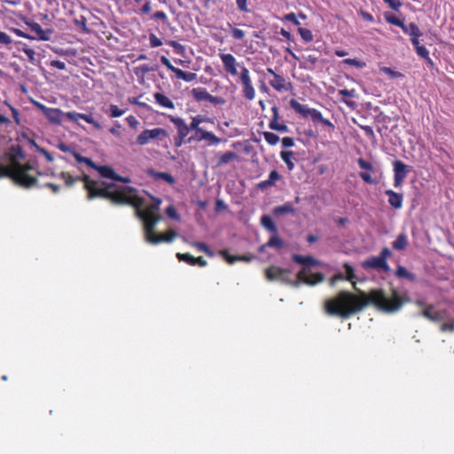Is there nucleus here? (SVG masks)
I'll use <instances>...</instances> for the list:
<instances>
[{
  "label": "nucleus",
  "instance_id": "nucleus-1",
  "mask_svg": "<svg viewBox=\"0 0 454 454\" xmlns=\"http://www.w3.org/2000/svg\"><path fill=\"white\" fill-rule=\"evenodd\" d=\"M408 301L405 295L393 289L391 297H387L382 290H372L369 295L362 293L355 296L347 292H341L333 299L325 303V312H358L368 304H373L378 309L385 312L398 310Z\"/></svg>",
  "mask_w": 454,
  "mask_h": 454
},
{
  "label": "nucleus",
  "instance_id": "nucleus-2",
  "mask_svg": "<svg viewBox=\"0 0 454 454\" xmlns=\"http://www.w3.org/2000/svg\"><path fill=\"white\" fill-rule=\"evenodd\" d=\"M84 186L88 191V199L102 196L111 200L116 204L132 203L137 211L150 212L155 214L160 209L161 200L155 198L149 192L143 191L141 193L131 186H116L114 183L102 182L98 184L84 176Z\"/></svg>",
  "mask_w": 454,
  "mask_h": 454
},
{
  "label": "nucleus",
  "instance_id": "nucleus-3",
  "mask_svg": "<svg viewBox=\"0 0 454 454\" xmlns=\"http://www.w3.org/2000/svg\"><path fill=\"white\" fill-rule=\"evenodd\" d=\"M292 259L296 263L302 266V270L299 271L295 277V280L289 278V271L278 267H270L266 270V276L270 280H279L284 283L294 284L298 286L300 283H304L309 286H315L324 280L322 273H312L309 268L312 266H319L321 262L313 258L310 255L304 256L298 254H294Z\"/></svg>",
  "mask_w": 454,
  "mask_h": 454
},
{
  "label": "nucleus",
  "instance_id": "nucleus-4",
  "mask_svg": "<svg viewBox=\"0 0 454 454\" xmlns=\"http://www.w3.org/2000/svg\"><path fill=\"white\" fill-rule=\"evenodd\" d=\"M289 105L292 109L302 117H310L313 121L320 122L329 128H333L332 121L324 118L320 111L315 108H309L308 106L299 103L296 99H291Z\"/></svg>",
  "mask_w": 454,
  "mask_h": 454
},
{
  "label": "nucleus",
  "instance_id": "nucleus-5",
  "mask_svg": "<svg viewBox=\"0 0 454 454\" xmlns=\"http://www.w3.org/2000/svg\"><path fill=\"white\" fill-rule=\"evenodd\" d=\"M392 252L388 247L381 249L378 256H371L362 262V267L364 270H376L383 272H389L390 267L387 263V258L391 256Z\"/></svg>",
  "mask_w": 454,
  "mask_h": 454
},
{
  "label": "nucleus",
  "instance_id": "nucleus-6",
  "mask_svg": "<svg viewBox=\"0 0 454 454\" xmlns=\"http://www.w3.org/2000/svg\"><path fill=\"white\" fill-rule=\"evenodd\" d=\"M29 169H31L29 166L16 164L12 170V178L15 183L24 187L30 188L36 184L37 179L27 174Z\"/></svg>",
  "mask_w": 454,
  "mask_h": 454
},
{
  "label": "nucleus",
  "instance_id": "nucleus-7",
  "mask_svg": "<svg viewBox=\"0 0 454 454\" xmlns=\"http://www.w3.org/2000/svg\"><path fill=\"white\" fill-rule=\"evenodd\" d=\"M137 216L143 221L145 238L149 243V238H154L157 234L154 231L155 226L161 216L156 214H151L150 212H140L137 210Z\"/></svg>",
  "mask_w": 454,
  "mask_h": 454
},
{
  "label": "nucleus",
  "instance_id": "nucleus-8",
  "mask_svg": "<svg viewBox=\"0 0 454 454\" xmlns=\"http://www.w3.org/2000/svg\"><path fill=\"white\" fill-rule=\"evenodd\" d=\"M168 136L166 129L162 128H154L152 129H145L137 137L136 143L139 145H145L152 140H161Z\"/></svg>",
  "mask_w": 454,
  "mask_h": 454
},
{
  "label": "nucleus",
  "instance_id": "nucleus-9",
  "mask_svg": "<svg viewBox=\"0 0 454 454\" xmlns=\"http://www.w3.org/2000/svg\"><path fill=\"white\" fill-rule=\"evenodd\" d=\"M192 97L198 102L208 101L214 105L223 106L225 104V99L222 97L212 96L206 88L198 87L192 90Z\"/></svg>",
  "mask_w": 454,
  "mask_h": 454
},
{
  "label": "nucleus",
  "instance_id": "nucleus-10",
  "mask_svg": "<svg viewBox=\"0 0 454 454\" xmlns=\"http://www.w3.org/2000/svg\"><path fill=\"white\" fill-rule=\"evenodd\" d=\"M394 167V186L399 188L402 186L404 179L407 177L411 167L404 164L400 160L393 162Z\"/></svg>",
  "mask_w": 454,
  "mask_h": 454
},
{
  "label": "nucleus",
  "instance_id": "nucleus-11",
  "mask_svg": "<svg viewBox=\"0 0 454 454\" xmlns=\"http://www.w3.org/2000/svg\"><path fill=\"white\" fill-rule=\"evenodd\" d=\"M239 79L243 85L244 97L248 100H253L255 97V90L252 84L249 71L246 67H241Z\"/></svg>",
  "mask_w": 454,
  "mask_h": 454
},
{
  "label": "nucleus",
  "instance_id": "nucleus-12",
  "mask_svg": "<svg viewBox=\"0 0 454 454\" xmlns=\"http://www.w3.org/2000/svg\"><path fill=\"white\" fill-rule=\"evenodd\" d=\"M93 169H96L100 176L107 179H111L112 181L121 182L123 184H129L130 183V178L128 176H121L115 173L113 168L109 166H98L97 168H94Z\"/></svg>",
  "mask_w": 454,
  "mask_h": 454
},
{
  "label": "nucleus",
  "instance_id": "nucleus-13",
  "mask_svg": "<svg viewBox=\"0 0 454 454\" xmlns=\"http://www.w3.org/2000/svg\"><path fill=\"white\" fill-rule=\"evenodd\" d=\"M220 59L223 62L224 70L226 73L230 74L232 76L238 74V62L235 57L231 53H221Z\"/></svg>",
  "mask_w": 454,
  "mask_h": 454
},
{
  "label": "nucleus",
  "instance_id": "nucleus-14",
  "mask_svg": "<svg viewBox=\"0 0 454 454\" xmlns=\"http://www.w3.org/2000/svg\"><path fill=\"white\" fill-rule=\"evenodd\" d=\"M65 116L72 121L77 122L80 119L85 121L87 123L92 124L97 129H101L100 123L96 121L92 114H85L76 112H67Z\"/></svg>",
  "mask_w": 454,
  "mask_h": 454
},
{
  "label": "nucleus",
  "instance_id": "nucleus-15",
  "mask_svg": "<svg viewBox=\"0 0 454 454\" xmlns=\"http://www.w3.org/2000/svg\"><path fill=\"white\" fill-rule=\"evenodd\" d=\"M43 114L52 124H60L65 114L59 108L43 107Z\"/></svg>",
  "mask_w": 454,
  "mask_h": 454
},
{
  "label": "nucleus",
  "instance_id": "nucleus-16",
  "mask_svg": "<svg viewBox=\"0 0 454 454\" xmlns=\"http://www.w3.org/2000/svg\"><path fill=\"white\" fill-rule=\"evenodd\" d=\"M33 32L36 34L35 39L41 41H50L51 35L53 33L52 29H43L41 25L36 22L27 23Z\"/></svg>",
  "mask_w": 454,
  "mask_h": 454
},
{
  "label": "nucleus",
  "instance_id": "nucleus-17",
  "mask_svg": "<svg viewBox=\"0 0 454 454\" xmlns=\"http://www.w3.org/2000/svg\"><path fill=\"white\" fill-rule=\"evenodd\" d=\"M385 194L388 197L389 205L395 209H400L403 207V195L393 190H386Z\"/></svg>",
  "mask_w": 454,
  "mask_h": 454
},
{
  "label": "nucleus",
  "instance_id": "nucleus-18",
  "mask_svg": "<svg viewBox=\"0 0 454 454\" xmlns=\"http://www.w3.org/2000/svg\"><path fill=\"white\" fill-rule=\"evenodd\" d=\"M270 84L277 91H287L290 90L293 87L291 82H286V79L279 74H275L274 79L270 81Z\"/></svg>",
  "mask_w": 454,
  "mask_h": 454
},
{
  "label": "nucleus",
  "instance_id": "nucleus-19",
  "mask_svg": "<svg viewBox=\"0 0 454 454\" xmlns=\"http://www.w3.org/2000/svg\"><path fill=\"white\" fill-rule=\"evenodd\" d=\"M170 121L176 126L177 129V135L183 137H186L192 130L191 124L188 126L183 118L171 117Z\"/></svg>",
  "mask_w": 454,
  "mask_h": 454
},
{
  "label": "nucleus",
  "instance_id": "nucleus-20",
  "mask_svg": "<svg viewBox=\"0 0 454 454\" xmlns=\"http://www.w3.org/2000/svg\"><path fill=\"white\" fill-rule=\"evenodd\" d=\"M210 121H211L210 118H207V117H205L202 115L192 116V122H191V129H192V130H194L197 133L201 134L206 129H203L202 128H200V125L202 124V122H210Z\"/></svg>",
  "mask_w": 454,
  "mask_h": 454
},
{
  "label": "nucleus",
  "instance_id": "nucleus-21",
  "mask_svg": "<svg viewBox=\"0 0 454 454\" xmlns=\"http://www.w3.org/2000/svg\"><path fill=\"white\" fill-rule=\"evenodd\" d=\"M409 244L408 237L404 232L399 233L396 239L392 242V247L396 251L404 250Z\"/></svg>",
  "mask_w": 454,
  "mask_h": 454
},
{
  "label": "nucleus",
  "instance_id": "nucleus-22",
  "mask_svg": "<svg viewBox=\"0 0 454 454\" xmlns=\"http://www.w3.org/2000/svg\"><path fill=\"white\" fill-rule=\"evenodd\" d=\"M273 215L275 216H280L286 214H295V208L290 202H286L281 206L275 207L273 208Z\"/></svg>",
  "mask_w": 454,
  "mask_h": 454
},
{
  "label": "nucleus",
  "instance_id": "nucleus-23",
  "mask_svg": "<svg viewBox=\"0 0 454 454\" xmlns=\"http://www.w3.org/2000/svg\"><path fill=\"white\" fill-rule=\"evenodd\" d=\"M153 97H154L155 102L158 105H160V106H162L164 108H168V109L175 108L174 103L171 101L170 98H168L164 94L156 92V93H154Z\"/></svg>",
  "mask_w": 454,
  "mask_h": 454
},
{
  "label": "nucleus",
  "instance_id": "nucleus-24",
  "mask_svg": "<svg viewBox=\"0 0 454 454\" xmlns=\"http://www.w3.org/2000/svg\"><path fill=\"white\" fill-rule=\"evenodd\" d=\"M176 237V233L172 231L169 235L166 236L163 234H157L154 238H149V243L153 245H158L161 242L171 243Z\"/></svg>",
  "mask_w": 454,
  "mask_h": 454
},
{
  "label": "nucleus",
  "instance_id": "nucleus-25",
  "mask_svg": "<svg viewBox=\"0 0 454 454\" xmlns=\"http://www.w3.org/2000/svg\"><path fill=\"white\" fill-rule=\"evenodd\" d=\"M401 28L404 34L409 35L411 37L414 35H422V32L419 27L413 22H411L408 25L403 22Z\"/></svg>",
  "mask_w": 454,
  "mask_h": 454
},
{
  "label": "nucleus",
  "instance_id": "nucleus-26",
  "mask_svg": "<svg viewBox=\"0 0 454 454\" xmlns=\"http://www.w3.org/2000/svg\"><path fill=\"white\" fill-rule=\"evenodd\" d=\"M261 224L270 233H277L278 228L269 215L261 217Z\"/></svg>",
  "mask_w": 454,
  "mask_h": 454
},
{
  "label": "nucleus",
  "instance_id": "nucleus-27",
  "mask_svg": "<svg viewBox=\"0 0 454 454\" xmlns=\"http://www.w3.org/2000/svg\"><path fill=\"white\" fill-rule=\"evenodd\" d=\"M395 276L398 278H406L410 281H414L416 279L415 274L410 272L405 267L402 265H398L395 270Z\"/></svg>",
  "mask_w": 454,
  "mask_h": 454
},
{
  "label": "nucleus",
  "instance_id": "nucleus-28",
  "mask_svg": "<svg viewBox=\"0 0 454 454\" xmlns=\"http://www.w3.org/2000/svg\"><path fill=\"white\" fill-rule=\"evenodd\" d=\"M174 74H176V78L182 79L187 82L194 81L197 77V74L195 73L185 72L180 68H176V70H175Z\"/></svg>",
  "mask_w": 454,
  "mask_h": 454
},
{
  "label": "nucleus",
  "instance_id": "nucleus-29",
  "mask_svg": "<svg viewBox=\"0 0 454 454\" xmlns=\"http://www.w3.org/2000/svg\"><path fill=\"white\" fill-rule=\"evenodd\" d=\"M294 155V153L292 151H282L280 153V157L282 160L286 164V167L289 171H292L294 169V163L292 160L293 156Z\"/></svg>",
  "mask_w": 454,
  "mask_h": 454
},
{
  "label": "nucleus",
  "instance_id": "nucleus-30",
  "mask_svg": "<svg viewBox=\"0 0 454 454\" xmlns=\"http://www.w3.org/2000/svg\"><path fill=\"white\" fill-rule=\"evenodd\" d=\"M302 58H303L304 62L300 64V68H301V69L312 70L313 67L308 66V63L314 66L318 62V58L313 54L306 55V56H303Z\"/></svg>",
  "mask_w": 454,
  "mask_h": 454
},
{
  "label": "nucleus",
  "instance_id": "nucleus-31",
  "mask_svg": "<svg viewBox=\"0 0 454 454\" xmlns=\"http://www.w3.org/2000/svg\"><path fill=\"white\" fill-rule=\"evenodd\" d=\"M201 138L208 142V145H215L222 142V139L216 137L213 132L205 130L201 133Z\"/></svg>",
  "mask_w": 454,
  "mask_h": 454
},
{
  "label": "nucleus",
  "instance_id": "nucleus-32",
  "mask_svg": "<svg viewBox=\"0 0 454 454\" xmlns=\"http://www.w3.org/2000/svg\"><path fill=\"white\" fill-rule=\"evenodd\" d=\"M237 158V153L231 151L226 152L223 153L217 162L218 166H223L228 164L230 161L235 160Z\"/></svg>",
  "mask_w": 454,
  "mask_h": 454
},
{
  "label": "nucleus",
  "instance_id": "nucleus-33",
  "mask_svg": "<svg viewBox=\"0 0 454 454\" xmlns=\"http://www.w3.org/2000/svg\"><path fill=\"white\" fill-rule=\"evenodd\" d=\"M73 156L79 163H85L87 166H89L91 168H97V165L92 161L91 159L84 157L81 155L77 152H73Z\"/></svg>",
  "mask_w": 454,
  "mask_h": 454
},
{
  "label": "nucleus",
  "instance_id": "nucleus-34",
  "mask_svg": "<svg viewBox=\"0 0 454 454\" xmlns=\"http://www.w3.org/2000/svg\"><path fill=\"white\" fill-rule=\"evenodd\" d=\"M153 176L156 179L163 180L169 184H173L175 183L174 176L168 172H153Z\"/></svg>",
  "mask_w": 454,
  "mask_h": 454
},
{
  "label": "nucleus",
  "instance_id": "nucleus-35",
  "mask_svg": "<svg viewBox=\"0 0 454 454\" xmlns=\"http://www.w3.org/2000/svg\"><path fill=\"white\" fill-rule=\"evenodd\" d=\"M384 18H385V20L391 24V25H395V26H397L399 27H401V26L403 25V21L401 20L400 19L396 18L393 13L391 12H385L384 13Z\"/></svg>",
  "mask_w": 454,
  "mask_h": 454
},
{
  "label": "nucleus",
  "instance_id": "nucleus-36",
  "mask_svg": "<svg viewBox=\"0 0 454 454\" xmlns=\"http://www.w3.org/2000/svg\"><path fill=\"white\" fill-rule=\"evenodd\" d=\"M263 137L266 142L270 145H275L279 141V137L272 132L265 131L263 132Z\"/></svg>",
  "mask_w": 454,
  "mask_h": 454
},
{
  "label": "nucleus",
  "instance_id": "nucleus-37",
  "mask_svg": "<svg viewBox=\"0 0 454 454\" xmlns=\"http://www.w3.org/2000/svg\"><path fill=\"white\" fill-rule=\"evenodd\" d=\"M269 247L281 248L284 246L283 240L278 236H272L265 245Z\"/></svg>",
  "mask_w": 454,
  "mask_h": 454
},
{
  "label": "nucleus",
  "instance_id": "nucleus-38",
  "mask_svg": "<svg viewBox=\"0 0 454 454\" xmlns=\"http://www.w3.org/2000/svg\"><path fill=\"white\" fill-rule=\"evenodd\" d=\"M298 32L304 42L309 43L313 41V35L309 29L299 27Z\"/></svg>",
  "mask_w": 454,
  "mask_h": 454
},
{
  "label": "nucleus",
  "instance_id": "nucleus-39",
  "mask_svg": "<svg viewBox=\"0 0 454 454\" xmlns=\"http://www.w3.org/2000/svg\"><path fill=\"white\" fill-rule=\"evenodd\" d=\"M168 44L173 47L175 52L179 55H184L185 53V47L184 45L181 44L180 43L176 41H169Z\"/></svg>",
  "mask_w": 454,
  "mask_h": 454
},
{
  "label": "nucleus",
  "instance_id": "nucleus-40",
  "mask_svg": "<svg viewBox=\"0 0 454 454\" xmlns=\"http://www.w3.org/2000/svg\"><path fill=\"white\" fill-rule=\"evenodd\" d=\"M176 256H177V258L180 261L185 262H187L190 265H195V257H193L190 254H180V253H178V254H176Z\"/></svg>",
  "mask_w": 454,
  "mask_h": 454
},
{
  "label": "nucleus",
  "instance_id": "nucleus-41",
  "mask_svg": "<svg viewBox=\"0 0 454 454\" xmlns=\"http://www.w3.org/2000/svg\"><path fill=\"white\" fill-rule=\"evenodd\" d=\"M125 113V110H121L117 106L115 105H111L110 107H109V110H108V114L111 117L113 118H115V117H120L123 114Z\"/></svg>",
  "mask_w": 454,
  "mask_h": 454
},
{
  "label": "nucleus",
  "instance_id": "nucleus-42",
  "mask_svg": "<svg viewBox=\"0 0 454 454\" xmlns=\"http://www.w3.org/2000/svg\"><path fill=\"white\" fill-rule=\"evenodd\" d=\"M74 22L82 29V31L85 33L89 32V28L87 27V19L84 16H80V18L75 19Z\"/></svg>",
  "mask_w": 454,
  "mask_h": 454
},
{
  "label": "nucleus",
  "instance_id": "nucleus-43",
  "mask_svg": "<svg viewBox=\"0 0 454 454\" xmlns=\"http://www.w3.org/2000/svg\"><path fill=\"white\" fill-rule=\"evenodd\" d=\"M381 71L387 74L390 78H401L403 77V74L398 71H395L390 67H384L381 68Z\"/></svg>",
  "mask_w": 454,
  "mask_h": 454
},
{
  "label": "nucleus",
  "instance_id": "nucleus-44",
  "mask_svg": "<svg viewBox=\"0 0 454 454\" xmlns=\"http://www.w3.org/2000/svg\"><path fill=\"white\" fill-rule=\"evenodd\" d=\"M343 268L345 269L346 273H347L346 279L352 282L356 278V275H355L353 267L349 263L345 262L343 264Z\"/></svg>",
  "mask_w": 454,
  "mask_h": 454
},
{
  "label": "nucleus",
  "instance_id": "nucleus-45",
  "mask_svg": "<svg viewBox=\"0 0 454 454\" xmlns=\"http://www.w3.org/2000/svg\"><path fill=\"white\" fill-rule=\"evenodd\" d=\"M155 70H156V67H149L148 65L144 64L136 68L135 74L137 75H138V74L141 73L144 75L151 71H155Z\"/></svg>",
  "mask_w": 454,
  "mask_h": 454
},
{
  "label": "nucleus",
  "instance_id": "nucleus-46",
  "mask_svg": "<svg viewBox=\"0 0 454 454\" xmlns=\"http://www.w3.org/2000/svg\"><path fill=\"white\" fill-rule=\"evenodd\" d=\"M343 64L356 67L357 68H362L365 66V64L356 59H345L342 60Z\"/></svg>",
  "mask_w": 454,
  "mask_h": 454
},
{
  "label": "nucleus",
  "instance_id": "nucleus-47",
  "mask_svg": "<svg viewBox=\"0 0 454 454\" xmlns=\"http://www.w3.org/2000/svg\"><path fill=\"white\" fill-rule=\"evenodd\" d=\"M237 8L240 12L249 13L251 10L248 9L247 0H236Z\"/></svg>",
  "mask_w": 454,
  "mask_h": 454
},
{
  "label": "nucleus",
  "instance_id": "nucleus-48",
  "mask_svg": "<svg viewBox=\"0 0 454 454\" xmlns=\"http://www.w3.org/2000/svg\"><path fill=\"white\" fill-rule=\"evenodd\" d=\"M193 246L195 247L198 248L199 251L200 252H204L205 254L212 256L213 255V253L211 252V250L209 249V247H207V245L204 242H194L193 243Z\"/></svg>",
  "mask_w": 454,
  "mask_h": 454
},
{
  "label": "nucleus",
  "instance_id": "nucleus-49",
  "mask_svg": "<svg viewBox=\"0 0 454 454\" xmlns=\"http://www.w3.org/2000/svg\"><path fill=\"white\" fill-rule=\"evenodd\" d=\"M357 164H358L359 168L362 169H365L368 171H373L372 164L371 162L364 160L363 158H359L357 160Z\"/></svg>",
  "mask_w": 454,
  "mask_h": 454
},
{
  "label": "nucleus",
  "instance_id": "nucleus-50",
  "mask_svg": "<svg viewBox=\"0 0 454 454\" xmlns=\"http://www.w3.org/2000/svg\"><path fill=\"white\" fill-rule=\"evenodd\" d=\"M271 112H272V117L269 122V128H271L272 124L278 123V120H279L278 108L276 106H274L271 108Z\"/></svg>",
  "mask_w": 454,
  "mask_h": 454
},
{
  "label": "nucleus",
  "instance_id": "nucleus-51",
  "mask_svg": "<svg viewBox=\"0 0 454 454\" xmlns=\"http://www.w3.org/2000/svg\"><path fill=\"white\" fill-rule=\"evenodd\" d=\"M229 26L231 27V35L236 40H242L245 36V32L242 29L232 27L231 24Z\"/></svg>",
  "mask_w": 454,
  "mask_h": 454
},
{
  "label": "nucleus",
  "instance_id": "nucleus-52",
  "mask_svg": "<svg viewBox=\"0 0 454 454\" xmlns=\"http://www.w3.org/2000/svg\"><path fill=\"white\" fill-rule=\"evenodd\" d=\"M22 51L27 56L30 62L34 63L35 61V51L34 49L27 47L26 44H24V47L22 48Z\"/></svg>",
  "mask_w": 454,
  "mask_h": 454
},
{
  "label": "nucleus",
  "instance_id": "nucleus-53",
  "mask_svg": "<svg viewBox=\"0 0 454 454\" xmlns=\"http://www.w3.org/2000/svg\"><path fill=\"white\" fill-rule=\"evenodd\" d=\"M166 214L168 215V217L174 220H180V215H178V213L176 212V208L173 206H168L166 208Z\"/></svg>",
  "mask_w": 454,
  "mask_h": 454
},
{
  "label": "nucleus",
  "instance_id": "nucleus-54",
  "mask_svg": "<svg viewBox=\"0 0 454 454\" xmlns=\"http://www.w3.org/2000/svg\"><path fill=\"white\" fill-rule=\"evenodd\" d=\"M384 2L394 11H398L403 5L400 0H384Z\"/></svg>",
  "mask_w": 454,
  "mask_h": 454
},
{
  "label": "nucleus",
  "instance_id": "nucleus-55",
  "mask_svg": "<svg viewBox=\"0 0 454 454\" xmlns=\"http://www.w3.org/2000/svg\"><path fill=\"white\" fill-rule=\"evenodd\" d=\"M415 51L418 56L422 59H427V55H429L428 50L424 45L418 46Z\"/></svg>",
  "mask_w": 454,
  "mask_h": 454
},
{
  "label": "nucleus",
  "instance_id": "nucleus-56",
  "mask_svg": "<svg viewBox=\"0 0 454 454\" xmlns=\"http://www.w3.org/2000/svg\"><path fill=\"white\" fill-rule=\"evenodd\" d=\"M61 177L65 180L66 184L68 185V186L74 184V183L76 180L80 179V178H74L71 175H69L68 173H65V172L61 173Z\"/></svg>",
  "mask_w": 454,
  "mask_h": 454
},
{
  "label": "nucleus",
  "instance_id": "nucleus-57",
  "mask_svg": "<svg viewBox=\"0 0 454 454\" xmlns=\"http://www.w3.org/2000/svg\"><path fill=\"white\" fill-rule=\"evenodd\" d=\"M270 129H272V130H276V131L281 132V133H287V132H289V128L286 124H280V123L272 124V127L270 128Z\"/></svg>",
  "mask_w": 454,
  "mask_h": 454
},
{
  "label": "nucleus",
  "instance_id": "nucleus-58",
  "mask_svg": "<svg viewBox=\"0 0 454 454\" xmlns=\"http://www.w3.org/2000/svg\"><path fill=\"white\" fill-rule=\"evenodd\" d=\"M150 45L153 48L159 47L162 44L160 39H159L154 34H150L149 35Z\"/></svg>",
  "mask_w": 454,
  "mask_h": 454
},
{
  "label": "nucleus",
  "instance_id": "nucleus-59",
  "mask_svg": "<svg viewBox=\"0 0 454 454\" xmlns=\"http://www.w3.org/2000/svg\"><path fill=\"white\" fill-rule=\"evenodd\" d=\"M283 20H286V21H290V22H292L293 24H294L296 26L300 25V22H299L295 13H294V12H289V13L286 14L284 16Z\"/></svg>",
  "mask_w": 454,
  "mask_h": 454
},
{
  "label": "nucleus",
  "instance_id": "nucleus-60",
  "mask_svg": "<svg viewBox=\"0 0 454 454\" xmlns=\"http://www.w3.org/2000/svg\"><path fill=\"white\" fill-rule=\"evenodd\" d=\"M160 62L162 65H164L168 70L172 71L173 73H175V70H176L177 67H174L171 62L169 61V59L165 57V56H161L160 57Z\"/></svg>",
  "mask_w": 454,
  "mask_h": 454
},
{
  "label": "nucleus",
  "instance_id": "nucleus-61",
  "mask_svg": "<svg viewBox=\"0 0 454 454\" xmlns=\"http://www.w3.org/2000/svg\"><path fill=\"white\" fill-rule=\"evenodd\" d=\"M152 19L156 20H161V21H163L164 23H166V22L168 21V16H167V14H166L164 12H162V11L156 12L153 15Z\"/></svg>",
  "mask_w": 454,
  "mask_h": 454
},
{
  "label": "nucleus",
  "instance_id": "nucleus-62",
  "mask_svg": "<svg viewBox=\"0 0 454 454\" xmlns=\"http://www.w3.org/2000/svg\"><path fill=\"white\" fill-rule=\"evenodd\" d=\"M360 177L367 184H376V181L371 176V175L367 172H360Z\"/></svg>",
  "mask_w": 454,
  "mask_h": 454
},
{
  "label": "nucleus",
  "instance_id": "nucleus-63",
  "mask_svg": "<svg viewBox=\"0 0 454 454\" xmlns=\"http://www.w3.org/2000/svg\"><path fill=\"white\" fill-rule=\"evenodd\" d=\"M281 178V176L279 175V173L277 171V170H272L270 175H269V177L268 179L270 180V183L273 184V185L275 184V183L277 181H278L279 179Z\"/></svg>",
  "mask_w": 454,
  "mask_h": 454
},
{
  "label": "nucleus",
  "instance_id": "nucleus-64",
  "mask_svg": "<svg viewBox=\"0 0 454 454\" xmlns=\"http://www.w3.org/2000/svg\"><path fill=\"white\" fill-rule=\"evenodd\" d=\"M440 329L442 332H452V331H454V321L442 324L441 326H440Z\"/></svg>",
  "mask_w": 454,
  "mask_h": 454
}]
</instances>
